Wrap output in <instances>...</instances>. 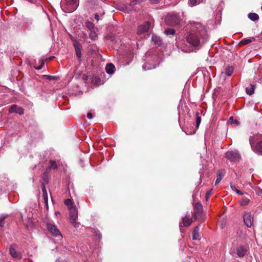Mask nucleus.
I'll use <instances>...</instances> for the list:
<instances>
[{"label":"nucleus","mask_w":262,"mask_h":262,"mask_svg":"<svg viewBox=\"0 0 262 262\" xmlns=\"http://www.w3.org/2000/svg\"><path fill=\"white\" fill-rule=\"evenodd\" d=\"M206 27L201 23L194 22L191 24L190 32L186 36L188 43L194 47H201L208 39Z\"/></svg>","instance_id":"1"},{"label":"nucleus","mask_w":262,"mask_h":262,"mask_svg":"<svg viewBox=\"0 0 262 262\" xmlns=\"http://www.w3.org/2000/svg\"><path fill=\"white\" fill-rule=\"evenodd\" d=\"M193 217L195 220L204 221L205 214L203 211V206L200 202L193 203Z\"/></svg>","instance_id":"2"},{"label":"nucleus","mask_w":262,"mask_h":262,"mask_svg":"<svg viewBox=\"0 0 262 262\" xmlns=\"http://www.w3.org/2000/svg\"><path fill=\"white\" fill-rule=\"evenodd\" d=\"M69 211L70 223L74 227L78 228L80 223L77 222L78 219V210L77 208L75 206H71L69 207Z\"/></svg>","instance_id":"3"},{"label":"nucleus","mask_w":262,"mask_h":262,"mask_svg":"<svg viewBox=\"0 0 262 262\" xmlns=\"http://www.w3.org/2000/svg\"><path fill=\"white\" fill-rule=\"evenodd\" d=\"M182 21L180 16L176 14H168L165 18V23L171 26H177L179 25Z\"/></svg>","instance_id":"4"},{"label":"nucleus","mask_w":262,"mask_h":262,"mask_svg":"<svg viewBox=\"0 0 262 262\" xmlns=\"http://www.w3.org/2000/svg\"><path fill=\"white\" fill-rule=\"evenodd\" d=\"M47 227L49 232L53 236L56 237H62L60 231L58 229L57 227L55 225L51 223H48L47 225Z\"/></svg>","instance_id":"5"},{"label":"nucleus","mask_w":262,"mask_h":262,"mask_svg":"<svg viewBox=\"0 0 262 262\" xmlns=\"http://www.w3.org/2000/svg\"><path fill=\"white\" fill-rule=\"evenodd\" d=\"M226 157L231 162L239 161L241 159L239 154L236 151H228L226 153Z\"/></svg>","instance_id":"6"},{"label":"nucleus","mask_w":262,"mask_h":262,"mask_svg":"<svg viewBox=\"0 0 262 262\" xmlns=\"http://www.w3.org/2000/svg\"><path fill=\"white\" fill-rule=\"evenodd\" d=\"M17 246L15 244H13L10 247V254L11 256L15 258L20 259L22 258V255L20 252L16 251Z\"/></svg>","instance_id":"7"},{"label":"nucleus","mask_w":262,"mask_h":262,"mask_svg":"<svg viewBox=\"0 0 262 262\" xmlns=\"http://www.w3.org/2000/svg\"><path fill=\"white\" fill-rule=\"evenodd\" d=\"M244 221L246 226L248 227H251L253 225V217L250 212H246L243 216Z\"/></svg>","instance_id":"8"},{"label":"nucleus","mask_w":262,"mask_h":262,"mask_svg":"<svg viewBox=\"0 0 262 262\" xmlns=\"http://www.w3.org/2000/svg\"><path fill=\"white\" fill-rule=\"evenodd\" d=\"M150 23L149 21H146L143 24L139 26L138 28V34H142L147 32L150 28Z\"/></svg>","instance_id":"9"},{"label":"nucleus","mask_w":262,"mask_h":262,"mask_svg":"<svg viewBox=\"0 0 262 262\" xmlns=\"http://www.w3.org/2000/svg\"><path fill=\"white\" fill-rule=\"evenodd\" d=\"M70 11H73L77 8L78 0H63Z\"/></svg>","instance_id":"10"},{"label":"nucleus","mask_w":262,"mask_h":262,"mask_svg":"<svg viewBox=\"0 0 262 262\" xmlns=\"http://www.w3.org/2000/svg\"><path fill=\"white\" fill-rule=\"evenodd\" d=\"M192 223V219L188 215L182 218V222L180 224V227H186L189 226Z\"/></svg>","instance_id":"11"},{"label":"nucleus","mask_w":262,"mask_h":262,"mask_svg":"<svg viewBox=\"0 0 262 262\" xmlns=\"http://www.w3.org/2000/svg\"><path fill=\"white\" fill-rule=\"evenodd\" d=\"M73 46L74 47L76 54L78 58L81 57V50L82 49L81 45L77 40H73Z\"/></svg>","instance_id":"12"},{"label":"nucleus","mask_w":262,"mask_h":262,"mask_svg":"<svg viewBox=\"0 0 262 262\" xmlns=\"http://www.w3.org/2000/svg\"><path fill=\"white\" fill-rule=\"evenodd\" d=\"M9 113H15L18 114L20 115H21L24 114V109L21 107L18 106L16 104H13L10 108Z\"/></svg>","instance_id":"13"},{"label":"nucleus","mask_w":262,"mask_h":262,"mask_svg":"<svg viewBox=\"0 0 262 262\" xmlns=\"http://www.w3.org/2000/svg\"><path fill=\"white\" fill-rule=\"evenodd\" d=\"M248 251L247 248L243 246H241L236 248V254L239 257H244Z\"/></svg>","instance_id":"14"},{"label":"nucleus","mask_w":262,"mask_h":262,"mask_svg":"<svg viewBox=\"0 0 262 262\" xmlns=\"http://www.w3.org/2000/svg\"><path fill=\"white\" fill-rule=\"evenodd\" d=\"M225 174V171L224 169H220L216 172V180L215 182V185H218Z\"/></svg>","instance_id":"15"},{"label":"nucleus","mask_w":262,"mask_h":262,"mask_svg":"<svg viewBox=\"0 0 262 262\" xmlns=\"http://www.w3.org/2000/svg\"><path fill=\"white\" fill-rule=\"evenodd\" d=\"M200 227L197 226L192 232V239L193 240H200L201 239L199 234Z\"/></svg>","instance_id":"16"},{"label":"nucleus","mask_w":262,"mask_h":262,"mask_svg":"<svg viewBox=\"0 0 262 262\" xmlns=\"http://www.w3.org/2000/svg\"><path fill=\"white\" fill-rule=\"evenodd\" d=\"M115 67L113 63H108L105 67L106 72L109 74H112L114 73Z\"/></svg>","instance_id":"17"},{"label":"nucleus","mask_w":262,"mask_h":262,"mask_svg":"<svg viewBox=\"0 0 262 262\" xmlns=\"http://www.w3.org/2000/svg\"><path fill=\"white\" fill-rule=\"evenodd\" d=\"M255 40H256L255 38L253 37L250 38H244V39H242L239 42V44L240 46H244V45L249 44V43L252 42V41H254Z\"/></svg>","instance_id":"18"},{"label":"nucleus","mask_w":262,"mask_h":262,"mask_svg":"<svg viewBox=\"0 0 262 262\" xmlns=\"http://www.w3.org/2000/svg\"><path fill=\"white\" fill-rule=\"evenodd\" d=\"M255 86L253 84H250L246 88V92L249 95H251L254 93Z\"/></svg>","instance_id":"19"},{"label":"nucleus","mask_w":262,"mask_h":262,"mask_svg":"<svg viewBox=\"0 0 262 262\" xmlns=\"http://www.w3.org/2000/svg\"><path fill=\"white\" fill-rule=\"evenodd\" d=\"M50 165L48 167L47 169L48 170L50 169H57L58 168V164L54 160H50L49 161Z\"/></svg>","instance_id":"20"},{"label":"nucleus","mask_w":262,"mask_h":262,"mask_svg":"<svg viewBox=\"0 0 262 262\" xmlns=\"http://www.w3.org/2000/svg\"><path fill=\"white\" fill-rule=\"evenodd\" d=\"M254 151L257 153H260L262 154V141H258L254 148Z\"/></svg>","instance_id":"21"},{"label":"nucleus","mask_w":262,"mask_h":262,"mask_svg":"<svg viewBox=\"0 0 262 262\" xmlns=\"http://www.w3.org/2000/svg\"><path fill=\"white\" fill-rule=\"evenodd\" d=\"M49 177V171L48 170V169H46V171L43 173L42 175V179H43L44 182L46 184H47L48 183Z\"/></svg>","instance_id":"22"},{"label":"nucleus","mask_w":262,"mask_h":262,"mask_svg":"<svg viewBox=\"0 0 262 262\" xmlns=\"http://www.w3.org/2000/svg\"><path fill=\"white\" fill-rule=\"evenodd\" d=\"M248 18L252 21H256L259 19V16L255 13H250L248 14Z\"/></svg>","instance_id":"23"},{"label":"nucleus","mask_w":262,"mask_h":262,"mask_svg":"<svg viewBox=\"0 0 262 262\" xmlns=\"http://www.w3.org/2000/svg\"><path fill=\"white\" fill-rule=\"evenodd\" d=\"M250 202V199H249L247 197H244L240 201L239 204L241 206H246Z\"/></svg>","instance_id":"24"},{"label":"nucleus","mask_w":262,"mask_h":262,"mask_svg":"<svg viewBox=\"0 0 262 262\" xmlns=\"http://www.w3.org/2000/svg\"><path fill=\"white\" fill-rule=\"evenodd\" d=\"M196 116V128H198L201 122V117L200 116V113L197 112L195 113Z\"/></svg>","instance_id":"25"},{"label":"nucleus","mask_w":262,"mask_h":262,"mask_svg":"<svg viewBox=\"0 0 262 262\" xmlns=\"http://www.w3.org/2000/svg\"><path fill=\"white\" fill-rule=\"evenodd\" d=\"M89 37L93 40H96L97 38V35L95 31V30H92L90 31L89 32Z\"/></svg>","instance_id":"26"},{"label":"nucleus","mask_w":262,"mask_h":262,"mask_svg":"<svg viewBox=\"0 0 262 262\" xmlns=\"http://www.w3.org/2000/svg\"><path fill=\"white\" fill-rule=\"evenodd\" d=\"M85 26L89 29V31L95 30V25L91 21H86L85 23Z\"/></svg>","instance_id":"27"},{"label":"nucleus","mask_w":262,"mask_h":262,"mask_svg":"<svg viewBox=\"0 0 262 262\" xmlns=\"http://www.w3.org/2000/svg\"><path fill=\"white\" fill-rule=\"evenodd\" d=\"M152 40L154 41L156 44L160 45L162 43V40L160 38L157 36L153 35L152 36Z\"/></svg>","instance_id":"28"},{"label":"nucleus","mask_w":262,"mask_h":262,"mask_svg":"<svg viewBox=\"0 0 262 262\" xmlns=\"http://www.w3.org/2000/svg\"><path fill=\"white\" fill-rule=\"evenodd\" d=\"M233 71V68L232 67H228L226 69L225 74L227 76H229L231 75Z\"/></svg>","instance_id":"29"},{"label":"nucleus","mask_w":262,"mask_h":262,"mask_svg":"<svg viewBox=\"0 0 262 262\" xmlns=\"http://www.w3.org/2000/svg\"><path fill=\"white\" fill-rule=\"evenodd\" d=\"M165 34H166L167 35H174L175 34V30L173 29H166L164 31Z\"/></svg>","instance_id":"30"},{"label":"nucleus","mask_w":262,"mask_h":262,"mask_svg":"<svg viewBox=\"0 0 262 262\" xmlns=\"http://www.w3.org/2000/svg\"><path fill=\"white\" fill-rule=\"evenodd\" d=\"M190 4L192 6L199 4L202 0H189Z\"/></svg>","instance_id":"31"},{"label":"nucleus","mask_w":262,"mask_h":262,"mask_svg":"<svg viewBox=\"0 0 262 262\" xmlns=\"http://www.w3.org/2000/svg\"><path fill=\"white\" fill-rule=\"evenodd\" d=\"M144 1H145V0H134L130 2V6H133L137 3H141Z\"/></svg>","instance_id":"32"},{"label":"nucleus","mask_w":262,"mask_h":262,"mask_svg":"<svg viewBox=\"0 0 262 262\" xmlns=\"http://www.w3.org/2000/svg\"><path fill=\"white\" fill-rule=\"evenodd\" d=\"M64 204L70 207V206H72V201L69 199H66L65 201H64Z\"/></svg>","instance_id":"33"},{"label":"nucleus","mask_w":262,"mask_h":262,"mask_svg":"<svg viewBox=\"0 0 262 262\" xmlns=\"http://www.w3.org/2000/svg\"><path fill=\"white\" fill-rule=\"evenodd\" d=\"M212 189L208 191L206 193V195H205V198H206V200L207 201L209 197L210 196V195L212 194Z\"/></svg>","instance_id":"34"},{"label":"nucleus","mask_w":262,"mask_h":262,"mask_svg":"<svg viewBox=\"0 0 262 262\" xmlns=\"http://www.w3.org/2000/svg\"><path fill=\"white\" fill-rule=\"evenodd\" d=\"M6 217H2L0 218V227H3L4 225V220Z\"/></svg>","instance_id":"35"},{"label":"nucleus","mask_w":262,"mask_h":262,"mask_svg":"<svg viewBox=\"0 0 262 262\" xmlns=\"http://www.w3.org/2000/svg\"><path fill=\"white\" fill-rule=\"evenodd\" d=\"M43 198L46 206H48V194H43Z\"/></svg>","instance_id":"36"},{"label":"nucleus","mask_w":262,"mask_h":262,"mask_svg":"<svg viewBox=\"0 0 262 262\" xmlns=\"http://www.w3.org/2000/svg\"><path fill=\"white\" fill-rule=\"evenodd\" d=\"M45 64V62H44V60H41V63H40V65L37 67H35V69H37V70H40L42 69V68L43 67V65Z\"/></svg>","instance_id":"37"},{"label":"nucleus","mask_w":262,"mask_h":262,"mask_svg":"<svg viewBox=\"0 0 262 262\" xmlns=\"http://www.w3.org/2000/svg\"><path fill=\"white\" fill-rule=\"evenodd\" d=\"M41 188H42V191L43 194L47 193V191L46 189L45 185L44 184H42Z\"/></svg>","instance_id":"38"},{"label":"nucleus","mask_w":262,"mask_h":262,"mask_svg":"<svg viewBox=\"0 0 262 262\" xmlns=\"http://www.w3.org/2000/svg\"><path fill=\"white\" fill-rule=\"evenodd\" d=\"M151 4H158L160 2V0H149Z\"/></svg>","instance_id":"39"},{"label":"nucleus","mask_w":262,"mask_h":262,"mask_svg":"<svg viewBox=\"0 0 262 262\" xmlns=\"http://www.w3.org/2000/svg\"><path fill=\"white\" fill-rule=\"evenodd\" d=\"M47 79L50 80L55 79V76L47 75Z\"/></svg>","instance_id":"40"},{"label":"nucleus","mask_w":262,"mask_h":262,"mask_svg":"<svg viewBox=\"0 0 262 262\" xmlns=\"http://www.w3.org/2000/svg\"><path fill=\"white\" fill-rule=\"evenodd\" d=\"M257 193L258 196H261L262 198V190L259 189L257 191Z\"/></svg>","instance_id":"41"},{"label":"nucleus","mask_w":262,"mask_h":262,"mask_svg":"<svg viewBox=\"0 0 262 262\" xmlns=\"http://www.w3.org/2000/svg\"><path fill=\"white\" fill-rule=\"evenodd\" d=\"M87 117L89 119H92L93 118V115L91 113H88L87 114Z\"/></svg>","instance_id":"42"},{"label":"nucleus","mask_w":262,"mask_h":262,"mask_svg":"<svg viewBox=\"0 0 262 262\" xmlns=\"http://www.w3.org/2000/svg\"><path fill=\"white\" fill-rule=\"evenodd\" d=\"M230 186H231V189H232L233 190H234V191H236V190H237V189L236 188V187H235L234 185L231 184V185H230Z\"/></svg>","instance_id":"43"},{"label":"nucleus","mask_w":262,"mask_h":262,"mask_svg":"<svg viewBox=\"0 0 262 262\" xmlns=\"http://www.w3.org/2000/svg\"><path fill=\"white\" fill-rule=\"evenodd\" d=\"M95 18L98 21L99 20V16L97 13L95 14Z\"/></svg>","instance_id":"44"},{"label":"nucleus","mask_w":262,"mask_h":262,"mask_svg":"<svg viewBox=\"0 0 262 262\" xmlns=\"http://www.w3.org/2000/svg\"><path fill=\"white\" fill-rule=\"evenodd\" d=\"M236 192L237 194H238L239 195H243V193L241 191H240V190H239L238 189L236 190Z\"/></svg>","instance_id":"45"},{"label":"nucleus","mask_w":262,"mask_h":262,"mask_svg":"<svg viewBox=\"0 0 262 262\" xmlns=\"http://www.w3.org/2000/svg\"><path fill=\"white\" fill-rule=\"evenodd\" d=\"M71 40H72L73 42V40H76L73 37H71Z\"/></svg>","instance_id":"46"},{"label":"nucleus","mask_w":262,"mask_h":262,"mask_svg":"<svg viewBox=\"0 0 262 262\" xmlns=\"http://www.w3.org/2000/svg\"><path fill=\"white\" fill-rule=\"evenodd\" d=\"M31 3H33L35 1V0H29Z\"/></svg>","instance_id":"47"},{"label":"nucleus","mask_w":262,"mask_h":262,"mask_svg":"<svg viewBox=\"0 0 262 262\" xmlns=\"http://www.w3.org/2000/svg\"><path fill=\"white\" fill-rule=\"evenodd\" d=\"M95 80H96V82L97 81V80H98V79L96 78H95Z\"/></svg>","instance_id":"48"},{"label":"nucleus","mask_w":262,"mask_h":262,"mask_svg":"<svg viewBox=\"0 0 262 262\" xmlns=\"http://www.w3.org/2000/svg\"><path fill=\"white\" fill-rule=\"evenodd\" d=\"M59 212H56V214H58Z\"/></svg>","instance_id":"49"},{"label":"nucleus","mask_w":262,"mask_h":262,"mask_svg":"<svg viewBox=\"0 0 262 262\" xmlns=\"http://www.w3.org/2000/svg\"><path fill=\"white\" fill-rule=\"evenodd\" d=\"M59 212H56V214H58Z\"/></svg>","instance_id":"50"}]
</instances>
